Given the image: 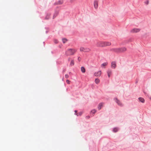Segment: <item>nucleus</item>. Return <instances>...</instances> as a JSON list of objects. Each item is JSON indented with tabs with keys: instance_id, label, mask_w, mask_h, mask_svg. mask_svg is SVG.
<instances>
[{
	"instance_id": "nucleus-12",
	"label": "nucleus",
	"mask_w": 151,
	"mask_h": 151,
	"mask_svg": "<svg viewBox=\"0 0 151 151\" xmlns=\"http://www.w3.org/2000/svg\"><path fill=\"white\" fill-rule=\"evenodd\" d=\"M138 99L140 102H142V103H144L145 102V99L143 98L139 97L138 98Z\"/></svg>"
},
{
	"instance_id": "nucleus-23",
	"label": "nucleus",
	"mask_w": 151,
	"mask_h": 151,
	"mask_svg": "<svg viewBox=\"0 0 151 151\" xmlns=\"http://www.w3.org/2000/svg\"><path fill=\"white\" fill-rule=\"evenodd\" d=\"M145 3L147 5L149 3V0H147L146 1H145Z\"/></svg>"
},
{
	"instance_id": "nucleus-4",
	"label": "nucleus",
	"mask_w": 151,
	"mask_h": 151,
	"mask_svg": "<svg viewBox=\"0 0 151 151\" xmlns=\"http://www.w3.org/2000/svg\"><path fill=\"white\" fill-rule=\"evenodd\" d=\"M140 30V29L139 28H134L132 29L130 32L132 33H135L139 32Z\"/></svg>"
},
{
	"instance_id": "nucleus-26",
	"label": "nucleus",
	"mask_w": 151,
	"mask_h": 151,
	"mask_svg": "<svg viewBox=\"0 0 151 151\" xmlns=\"http://www.w3.org/2000/svg\"><path fill=\"white\" fill-rule=\"evenodd\" d=\"M69 76L68 74H65V78H68Z\"/></svg>"
},
{
	"instance_id": "nucleus-18",
	"label": "nucleus",
	"mask_w": 151,
	"mask_h": 151,
	"mask_svg": "<svg viewBox=\"0 0 151 151\" xmlns=\"http://www.w3.org/2000/svg\"><path fill=\"white\" fill-rule=\"evenodd\" d=\"M100 82V80L98 78L96 79L95 80V82L96 84H98Z\"/></svg>"
},
{
	"instance_id": "nucleus-21",
	"label": "nucleus",
	"mask_w": 151,
	"mask_h": 151,
	"mask_svg": "<svg viewBox=\"0 0 151 151\" xmlns=\"http://www.w3.org/2000/svg\"><path fill=\"white\" fill-rule=\"evenodd\" d=\"M62 41L64 43H65L67 42V40L66 39H62Z\"/></svg>"
},
{
	"instance_id": "nucleus-3",
	"label": "nucleus",
	"mask_w": 151,
	"mask_h": 151,
	"mask_svg": "<svg viewBox=\"0 0 151 151\" xmlns=\"http://www.w3.org/2000/svg\"><path fill=\"white\" fill-rule=\"evenodd\" d=\"M80 51L84 52H89L91 51V49L89 48L81 47L80 48Z\"/></svg>"
},
{
	"instance_id": "nucleus-16",
	"label": "nucleus",
	"mask_w": 151,
	"mask_h": 151,
	"mask_svg": "<svg viewBox=\"0 0 151 151\" xmlns=\"http://www.w3.org/2000/svg\"><path fill=\"white\" fill-rule=\"evenodd\" d=\"M81 70L83 73L85 72V69L83 67H82L81 68Z\"/></svg>"
},
{
	"instance_id": "nucleus-1",
	"label": "nucleus",
	"mask_w": 151,
	"mask_h": 151,
	"mask_svg": "<svg viewBox=\"0 0 151 151\" xmlns=\"http://www.w3.org/2000/svg\"><path fill=\"white\" fill-rule=\"evenodd\" d=\"M111 45L110 42H104L103 41H98L96 44V46L99 47H103L107 46H109Z\"/></svg>"
},
{
	"instance_id": "nucleus-25",
	"label": "nucleus",
	"mask_w": 151,
	"mask_h": 151,
	"mask_svg": "<svg viewBox=\"0 0 151 151\" xmlns=\"http://www.w3.org/2000/svg\"><path fill=\"white\" fill-rule=\"evenodd\" d=\"M66 82L68 84H70V81L68 80H67L66 81Z\"/></svg>"
},
{
	"instance_id": "nucleus-10",
	"label": "nucleus",
	"mask_w": 151,
	"mask_h": 151,
	"mask_svg": "<svg viewBox=\"0 0 151 151\" xmlns=\"http://www.w3.org/2000/svg\"><path fill=\"white\" fill-rule=\"evenodd\" d=\"M112 73V71L110 69L108 70L107 71V73L109 78L110 77Z\"/></svg>"
},
{
	"instance_id": "nucleus-14",
	"label": "nucleus",
	"mask_w": 151,
	"mask_h": 151,
	"mask_svg": "<svg viewBox=\"0 0 151 151\" xmlns=\"http://www.w3.org/2000/svg\"><path fill=\"white\" fill-rule=\"evenodd\" d=\"M108 63L107 62L104 63H102L101 65V67L102 68H105V67L107 65Z\"/></svg>"
},
{
	"instance_id": "nucleus-15",
	"label": "nucleus",
	"mask_w": 151,
	"mask_h": 151,
	"mask_svg": "<svg viewBox=\"0 0 151 151\" xmlns=\"http://www.w3.org/2000/svg\"><path fill=\"white\" fill-rule=\"evenodd\" d=\"M74 64V62L73 60H72L70 62V66H73Z\"/></svg>"
},
{
	"instance_id": "nucleus-6",
	"label": "nucleus",
	"mask_w": 151,
	"mask_h": 151,
	"mask_svg": "<svg viewBox=\"0 0 151 151\" xmlns=\"http://www.w3.org/2000/svg\"><path fill=\"white\" fill-rule=\"evenodd\" d=\"M114 100L117 103L118 105L121 106H123V105L122 103L117 98L114 99Z\"/></svg>"
},
{
	"instance_id": "nucleus-24",
	"label": "nucleus",
	"mask_w": 151,
	"mask_h": 151,
	"mask_svg": "<svg viewBox=\"0 0 151 151\" xmlns=\"http://www.w3.org/2000/svg\"><path fill=\"white\" fill-rule=\"evenodd\" d=\"M50 16V14H47V17H46V18L47 19H48L49 18V17Z\"/></svg>"
},
{
	"instance_id": "nucleus-31",
	"label": "nucleus",
	"mask_w": 151,
	"mask_h": 151,
	"mask_svg": "<svg viewBox=\"0 0 151 151\" xmlns=\"http://www.w3.org/2000/svg\"><path fill=\"white\" fill-rule=\"evenodd\" d=\"M75 113H77V111L76 110H75Z\"/></svg>"
},
{
	"instance_id": "nucleus-30",
	"label": "nucleus",
	"mask_w": 151,
	"mask_h": 151,
	"mask_svg": "<svg viewBox=\"0 0 151 151\" xmlns=\"http://www.w3.org/2000/svg\"><path fill=\"white\" fill-rule=\"evenodd\" d=\"M89 117H89V116H87L86 117V118H89Z\"/></svg>"
},
{
	"instance_id": "nucleus-27",
	"label": "nucleus",
	"mask_w": 151,
	"mask_h": 151,
	"mask_svg": "<svg viewBox=\"0 0 151 151\" xmlns=\"http://www.w3.org/2000/svg\"><path fill=\"white\" fill-rule=\"evenodd\" d=\"M54 42H55V43H57L58 42V41L57 40H55Z\"/></svg>"
},
{
	"instance_id": "nucleus-20",
	"label": "nucleus",
	"mask_w": 151,
	"mask_h": 151,
	"mask_svg": "<svg viewBox=\"0 0 151 151\" xmlns=\"http://www.w3.org/2000/svg\"><path fill=\"white\" fill-rule=\"evenodd\" d=\"M96 111L95 109L92 110V111H91V113H93V114H94L96 112Z\"/></svg>"
},
{
	"instance_id": "nucleus-7",
	"label": "nucleus",
	"mask_w": 151,
	"mask_h": 151,
	"mask_svg": "<svg viewBox=\"0 0 151 151\" xmlns=\"http://www.w3.org/2000/svg\"><path fill=\"white\" fill-rule=\"evenodd\" d=\"M120 53L124 52L126 51L127 49L125 47L119 48Z\"/></svg>"
},
{
	"instance_id": "nucleus-33",
	"label": "nucleus",
	"mask_w": 151,
	"mask_h": 151,
	"mask_svg": "<svg viewBox=\"0 0 151 151\" xmlns=\"http://www.w3.org/2000/svg\"><path fill=\"white\" fill-rule=\"evenodd\" d=\"M150 99H151V98H150Z\"/></svg>"
},
{
	"instance_id": "nucleus-2",
	"label": "nucleus",
	"mask_w": 151,
	"mask_h": 151,
	"mask_svg": "<svg viewBox=\"0 0 151 151\" xmlns=\"http://www.w3.org/2000/svg\"><path fill=\"white\" fill-rule=\"evenodd\" d=\"M77 50L74 49H69L65 52V54L67 56L73 55L76 52Z\"/></svg>"
},
{
	"instance_id": "nucleus-29",
	"label": "nucleus",
	"mask_w": 151,
	"mask_h": 151,
	"mask_svg": "<svg viewBox=\"0 0 151 151\" xmlns=\"http://www.w3.org/2000/svg\"><path fill=\"white\" fill-rule=\"evenodd\" d=\"M58 13H56L54 14V16L55 15V16L57 15Z\"/></svg>"
},
{
	"instance_id": "nucleus-8",
	"label": "nucleus",
	"mask_w": 151,
	"mask_h": 151,
	"mask_svg": "<svg viewBox=\"0 0 151 151\" xmlns=\"http://www.w3.org/2000/svg\"><path fill=\"white\" fill-rule=\"evenodd\" d=\"M101 74V71H99L97 72H96L94 73V75L96 77H99L100 76Z\"/></svg>"
},
{
	"instance_id": "nucleus-5",
	"label": "nucleus",
	"mask_w": 151,
	"mask_h": 151,
	"mask_svg": "<svg viewBox=\"0 0 151 151\" xmlns=\"http://www.w3.org/2000/svg\"><path fill=\"white\" fill-rule=\"evenodd\" d=\"M119 50V48H114L111 49V50L112 52L116 53H120Z\"/></svg>"
},
{
	"instance_id": "nucleus-9",
	"label": "nucleus",
	"mask_w": 151,
	"mask_h": 151,
	"mask_svg": "<svg viewBox=\"0 0 151 151\" xmlns=\"http://www.w3.org/2000/svg\"><path fill=\"white\" fill-rule=\"evenodd\" d=\"M116 67V62L115 61L112 62L111 63V67L112 68L115 69Z\"/></svg>"
},
{
	"instance_id": "nucleus-13",
	"label": "nucleus",
	"mask_w": 151,
	"mask_h": 151,
	"mask_svg": "<svg viewBox=\"0 0 151 151\" xmlns=\"http://www.w3.org/2000/svg\"><path fill=\"white\" fill-rule=\"evenodd\" d=\"M104 104L102 103H100L98 105V109L99 110H100L101 109V107L103 106Z\"/></svg>"
},
{
	"instance_id": "nucleus-32",
	"label": "nucleus",
	"mask_w": 151,
	"mask_h": 151,
	"mask_svg": "<svg viewBox=\"0 0 151 151\" xmlns=\"http://www.w3.org/2000/svg\"><path fill=\"white\" fill-rule=\"evenodd\" d=\"M70 58H68V60H70Z\"/></svg>"
},
{
	"instance_id": "nucleus-11",
	"label": "nucleus",
	"mask_w": 151,
	"mask_h": 151,
	"mask_svg": "<svg viewBox=\"0 0 151 151\" xmlns=\"http://www.w3.org/2000/svg\"><path fill=\"white\" fill-rule=\"evenodd\" d=\"M94 6L95 9H97L98 6V1H95L94 2Z\"/></svg>"
},
{
	"instance_id": "nucleus-19",
	"label": "nucleus",
	"mask_w": 151,
	"mask_h": 151,
	"mask_svg": "<svg viewBox=\"0 0 151 151\" xmlns=\"http://www.w3.org/2000/svg\"><path fill=\"white\" fill-rule=\"evenodd\" d=\"M118 130V129L117 128H115L114 129L113 131L114 132H117Z\"/></svg>"
},
{
	"instance_id": "nucleus-28",
	"label": "nucleus",
	"mask_w": 151,
	"mask_h": 151,
	"mask_svg": "<svg viewBox=\"0 0 151 151\" xmlns=\"http://www.w3.org/2000/svg\"><path fill=\"white\" fill-rule=\"evenodd\" d=\"M78 60L79 61H80L81 60V58L80 57H78Z\"/></svg>"
},
{
	"instance_id": "nucleus-17",
	"label": "nucleus",
	"mask_w": 151,
	"mask_h": 151,
	"mask_svg": "<svg viewBox=\"0 0 151 151\" xmlns=\"http://www.w3.org/2000/svg\"><path fill=\"white\" fill-rule=\"evenodd\" d=\"M63 1L62 0H59V1L57 2V4H63Z\"/></svg>"
},
{
	"instance_id": "nucleus-22",
	"label": "nucleus",
	"mask_w": 151,
	"mask_h": 151,
	"mask_svg": "<svg viewBox=\"0 0 151 151\" xmlns=\"http://www.w3.org/2000/svg\"><path fill=\"white\" fill-rule=\"evenodd\" d=\"M82 112H81L79 113L78 114L76 113V115H77V116H81L82 115Z\"/></svg>"
}]
</instances>
